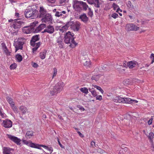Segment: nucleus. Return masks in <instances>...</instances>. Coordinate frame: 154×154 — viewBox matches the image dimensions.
I'll return each mask as SVG.
<instances>
[{"mask_svg": "<svg viewBox=\"0 0 154 154\" xmlns=\"http://www.w3.org/2000/svg\"><path fill=\"white\" fill-rule=\"evenodd\" d=\"M74 34L69 31L66 33L64 36L65 42L67 44H70V46L72 48H74L77 45V43L74 41Z\"/></svg>", "mask_w": 154, "mask_h": 154, "instance_id": "nucleus-1", "label": "nucleus"}, {"mask_svg": "<svg viewBox=\"0 0 154 154\" xmlns=\"http://www.w3.org/2000/svg\"><path fill=\"white\" fill-rule=\"evenodd\" d=\"M64 86L63 82L57 83L54 87L53 90L50 91L51 95L53 96L60 93L63 90Z\"/></svg>", "mask_w": 154, "mask_h": 154, "instance_id": "nucleus-2", "label": "nucleus"}, {"mask_svg": "<svg viewBox=\"0 0 154 154\" xmlns=\"http://www.w3.org/2000/svg\"><path fill=\"white\" fill-rule=\"evenodd\" d=\"M39 39V35H35L33 36L30 41V44L33 48H32L33 52L36 51L41 45L40 42L35 43V42L38 41Z\"/></svg>", "mask_w": 154, "mask_h": 154, "instance_id": "nucleus-3", "label": "nucleus"}, {"mask_svg": "<svg viewBox=\"0 0 154 154\" xmlns=\"http://www.w3.org/2000/svg\"><path fill=\"white\" fill-rule=\"evenodd\" d=\"M23 40L22 38H19L15 40L14 45L15 48V52L18 50L22 49L23 46L24 44V42H23Z\"/></svg>", "mask_w": 154, "mask_h": 154, "instance_id": "nucleus-4", "label": "nucleus"}, {"mask_svg": "<svg viewBox=\"0 0 154 154\" xmlns=\"http://www.w3.org/2000/svg\"><path fill=\"white\" fill-rule=\"evenodd\" d=\"M37 12V11H33L32 9L31 10L27 9L24 13L25 16L27 18L31 17L32 19L34 18V17H36Z\"/></svg>", "mask_w": 154, "mask_h": 154, "instance_id": "nucleus-5", "label": "nucleus"}, {"mask_svg": "<svg viewBox=\"0 0 154 154\" xmlns=\"http://www.w3.org/2000/svg\"><path fill=\"white\" fill-rule=\"evenodd\" d=\"M139 29V27L133 23H127L126 24L125 29L128 32L133 31H137Z\"/></svg>", "mask_w": 154, "mask_h": 154, "instance_id": "nucleus-6", "label": "nucleus"}, {"mask_svg": "<svg viewBox=\"0 0 154 154\" xmlns=\"http://www.w3.org/2000/svg\"><path fill=\"white\" fill-rule=\"evenodd\" d=\"M88 3L91 4H93L94 7L97 8H99L100 5L102 4L103 2L99 0H87Z\"/></svg>", "mask_w": 154, "mask_h": 154, "instance_id": "nucleus-7", "label": "nucleus"}, {"mask_svg": "<svg viewBox=\"0 0 154 154\" xmlns=\"http://www.w3.org/2000/svg\"><path fill=\"white\" fill-rule=\"evenodd\" d=\"M12 122L8 119H6L3 120L2 125L6 128H9L12 127Z\"/></svg>", "mask_w": 154, "mask_h": 154, "instance_id": "nucleus-8", "label": "nucleus"}, {"mask_svg": "<svg viewBox=\"0 0 154 154\" xmlns=\"http://www.w3.org/2000/svg\"><path fill=\"white\" fill-rule=\"evenodd\" d=\"M19 20L18 19L14 20L13 26L15 29H18L20 28L21 26L24 23L23 22Z\"/></svg>", "mask_w": 154, "mask_h": 154, "instance_id": "nucleus-9", "label": "nucleus"}, {"mask_svg": "<svg viewBox=\"0 0 154 154\" xmlns=\"http://www.w3.org/2000/svg\"><path fill=\"white\" fill-rule=\"evenodd\" d=\"M73 7L75 10L80 11L82 10V2L76 0L74 1Z\"/></svg>", "mask_w": 154, "mask_h": 154, "instance_id": "nucleus-10", "label": "nucleus"}, {"mask_svg": "<svg viewBox=\"0 0 154 154\" xmlns=\"http://www.w3.org/2000/svg\"><path fill=\"white\" fill-rule=\"evenodd\" d=\"M8 137L10 140L14 142L17 144L20 145V144L21 140L20 138L14 136H12L10 134H7Z\"/></svg>", "mask_w": 154, "mask_h": 154, "instance_id": "nucleus-11", "label": "nucleus"}, {"mask_svg": "<svg viewBox=\"0 0 154 154\" xmlns=\"http://www.w3.org/2000/svg\"><path fill=\"white\" fill-rule=\"evenodd\" d=\"M71 22L72 23L71 25H69V26H71V28L74 31H78L80 27V23L79 22Z\"/></svg>", "mask_w": 154, "mask_h": 154, "instance_id": "nucleus-12", "label": "nucleus"}, {"mask_svg": "<svg viewBox=\"0 0 154 154\" xmlns=\"http://www.w3.org/2000/svg\"><path fill=\"white\" fill-rule=\"evenodd\" d=\"M54 32V26L52 25H49L47 27L45 26V29H44V32H47L50 34L53 33Z\"/></svg>", "mask_w": 154, "mask_h": 154, "instance_id": "nucleus-13", "label": "nucleus"}, {"mask_svg": "<svg viewBox=\"0 0 154 154\" xmlns=\"http://www.w3.org/2000/svg\"><path fill=\"white\" fill-rule=\"evenodd\" d=\"M41 20L43 23H49V22H50L52 20L51 15L49 14H46L45 16L42 18Z\"/></svg>", "mask_w": 154, "mask_h": 154, "instance_id": "nucleus-14", "label": "nucleus"}, {"mask_svg": "<svg viewBox=\"0 0 154 154\" xmlns=\"http://www.w3.org/2000/svg\"><path fill=\"white\" fill-rule=\"evenodd\" d=\"M1 46L5 54L7 56L10 55L11 53L9 51L5 44L4 42L2 43H1Z\"/></svg>", "mask_w": 154, "mask_h": 154, "instance_id": "nucleus-15", "label": "nucleus"}, {"mask_svg": "<svg viewBox=\"0 0 154 154\" xmlns=\"http://www.w3.org/2000/svg\"><path fill=\"white\" fill-rule=\"evenodd\" d=\"M19 109L20 114L22 116L25 115L28 110L26 107L23 105L20 106Z\"/></svg>", "mask_w": 154, "mask_h": 154, "instance_id": "nucleus-16", "label": "nucleus"}, {"mask_svg": "<svg viewBox=\"0 0 154 154\" xmlns=\"http://www.w3.org/2000/svg\"><path fill=\"white\" fill-rule=\"evenodd\" d=\"M25 143L32 148L38 149H39V148L38 147L39 144L32 143V142L31 141H26V142H25Z\"/></svg>", "mask_w": 154, "mask_h": 154, "instance_id": "nucleus-17", "label": "nucleus"}, {"mask_svg": "<svg viewBox=\"0 0 154 154\" xmlns=\"http://www.w3.org/2000/svg\"><path fill=\"white\" fill-rule=\"evenodd\" d=\"M72 23L71 21L68 22L65 25L63 26L60 29V31L62 33L63 32L66 31L69 26V25H71Z\"/></svg>", "mask_w": 154, "mask_h": 154, "instance_id": "nucleus-18", "label": "nucleus"}, {"mask_svg": "<svg viewBox=\"0 0 154 154\" xmlns=\"http://www.w3.org/2000/svg\"><path fill=\"white\" fill-rule=\"evenodd\" d=\"M39 13V17L42 18L43 17L45 16V15L48 14L47 13L46 11L43 7H40Z\"/></svg>", "mask_w": 154, "mask_h": 154, "instance_id": "nucleus-19", "label": "nucleus"}, {"mask_svg": "<svg viewBox=\"0 0 154 154\" xmlns=\"http://www.w3.org/2000/svg\"><path fill=\"white\" fill-rule=\"evenodd\" d=\"M41 147H43L46 149L48 150L50 153H51L53 151V149L52 147H49L48 146L42 144L39 145L38 147L39 148V149H42L41 148Z\"/></svg>", "mask_w": 154, "mask_h": 154, "instance_id": "nucleus-20", "label": "nucleus"}, {"mask_svg": "<svg viewBox=\"0 0 154 154\" xmlns=\"http://www.w3.org/2000/svg\"><path fill=\"white\" fill-rule=\"evenodd\" d=\"M13 150L9 147H4L3 149V154H12L11 151Z\"/></svg>", "mask_w": 154, "mask_h": 154, "instance_id": "nucleus-21", "label": "nucleus"}, {"mask_svg": "<svg viewBox=\"0 0 154 154\" xmlns=\"http://www.w3.org/2000/svg\"><path fill=\"white\" fill-rule=\"evenodd\" d=\"M23 31L24 33L26 34L31 33L33 31L31 27L27 26L23 28Z\"/></svg>", "mask_w": 154, "mask_h": 154, "instance_id": "nucleus-22", "label": "nucleus"}, {"mask_svg": "<svg viewBox=\"0 0 154 154\" xmlns=\"http://www.w3.org/2000/svg\"><path fill=\"white\" fill-rule=\"evenodd\" d=\"M46 25L44 24H42L39 25L36 29H35V32L36 33H38L42 29L45 28Z\"/></svg>", "mask_w": 154, "mask_h": 154, "instance_id": "nucleus-23", "label": "nucleus"}, {"mask_svg": "<svg viewBox=\"0 0 154 154\" xmlns=\"http://www.w3.org/2000/svg\"><path fill=\"white\" fill-rule=\"evenodd\" d=\"M137 64V62L135 61H131L128 62L127 65L129 68H132L134 67Z\"/></svg>", "mask_w": 154, "mask_h": 154, "instance_id": "nucleus-24", "label": "nucleus"}, {"mask_svg": "<svg viewBox=\"0 0 154 154\" xmlns=\"http://www.w3.org/2000/svg\"><path fill=\"white\" fill-rule=\"evenodd\" d=\"M79 18L84 22L85 23L88 20V18L85 14H84L81 15L79 17Z\"/></svg>", "mask_w": 154, "mask_h": 154, "instance_id": "nucleus-25", "label": "nucleus"}, {"mask_svg": "<svg viewBox=\"0 0 154 154\" xmlns=\"http://www.w3.org/2000/svg\"><path fill=\"white\" fill-rule=\"evenodd\" d=\"M123 98L120 96L116 97L114 98L113 101L116 103H123Z\"/></svg>", "mask_w": 154, "mask_h": 154, "instance_id": "nucleus-26", "label": "nucleus"}, {"mask_svg": "<svg viewBox=\"0 0 154 154\" xmlns=\"http://www.w3.org/2000/svg\"><path fill=\"white\" fill-rule=\"evenodd\" d=\"M6 100L8 103L10 104L11 106H14L15 105L14 102V101L13 99L11 98L8 97L6 98Z\"/></svg>", "mask_w": 154, "mask_h": 154, "instance_id": "nucleus-27", "label": "nucleus"}, {"mask_svg": "<svg viewBox=\"0 0 154 154\" xmlns=\"http://www.w3.org/2000/svg\"><path fill=\"white\" fill-rule=\"evenodd\" d=\"M46 52V51L44 50L43 51L40 53L39 57L41 59L43 60L45 58Z\"/></svg>", "mask_w": 154, "mask_h": 154, "instance_id": "nucleus-28", "label": "nucleus"}, {"mask_svg": "<svg viewBox=\"0 0 154 154\" xmlns=\"http://www.w3.org/2000/svg\"><path fill=\"white\" fill-rule=\"evenodd\" d=\"M93 89H94L93 88H89V90L91 92L92 96L94 97H96L97 95V94L96 91L95 90H93Z\"/></svg>", "mask_w": 154, "mask_h": 154, "instance_id": "nucleus-29", "label": "nucleus"}, {"mask_svg": "<svg viewBox=\"0 0 154 154\" xmlns=\"http://www.w3.org/2000/svg\"><path fill=\"white\" fill-rule=\"evenodd\" d=\"M131 101V99L128 97H124L123 100V103H130Z\"/></svg>", "mask_w": 154, "mask_h": 154, "instance_id": "nucleus-30", "label": "nucleus"}, {"mask_svg": "<svg viewBox=\"0 0 154 154\" xmlns=\"http://www.w3.org/2000/svg\"><path fill=\"white\" fill-rule=\"evenodd\" d=\"M127 5L129 9L130 10H132L134 9V6L131 4L130 1H128L127 3Z\"/></svg>", "mask_w": 154, "mask_h": 154, "instance_id": "nucleus-31", "label": "nucleus"}, {"mask_svg": "<svg viewBox=\"0 0 154 154\" xmlns=\"http://www.w3.org/2000/svg\"><path fill=\"white\" fill-rule=\"evenodd\" d=\"M80 91L83 93L87 94L88 93V89L86 87H83L80 89Z\"/></svg>", "mask_w": 154, "mask_h": 154, "instance_id": "nucleus-32", "label": "nucleus"}, {"mask_svg": "<svg viewBox=\"0 0 154 154\" xmlns=\"http://www.w3.org/2000/svg\"><path fill=\"white\" fill-rule=\"evenodd\" d=\"M0 115L3 118H5L6 117V115L3 112L2 109L0 107Z\"/></svg>", "mask_w": 154, "mask_h": 154, "instance_id": "nucleus-33", "label": "nucleus"}, {"mask_svg": "<svg viewBox=\"0 0 154 154\" xmlns=\"http://www.w3.org/2000/svg\"><path fill=\"white\" fill-rule=\"evenodd\" d=\"M16 58L18 62H20L23 59L22 57L19 54H17L16 56Z\"/></svg>", "mask_w": 154, "mask_h": 154, "instance_id": "nucleus-34", "label": "nucleus"}, {"mask_svg": "<svg viewBox=\"0 0 154 154\" xmlns=\"http://www.w3.org/2000/svg\"><path fill=\"white\" fill-rule=\"evenodd\" d=\"M57 69L56 68H54L53 69L52 71L53 75L52 79H53L57 75Z\"/></svg>", "mask_w": 154, "mask_h": 154, "instance_id": "nucleus-35", "label": "nucleus"}, {"mask_svg": "<svg viewBox=\"0 0 154 154\" xmlns=\"http://www.w3.org/2000/svg\"><path fill=\"white\" fill-rule=\"evenodd\" d=\"M83 7L85 10H86L88 8V5L85 2H82V8Z\"/></svg>", "mask_w": 154, "mask_h": 154, "instance_id": "nucleus-36", "label": "nucleus"}, {"mask_svg": "<svg viewBox=\"0 0 154 154\" xmlns=\"http://www.w3.org/2000/svg\"><path fill=\"white\" fill-rule=\"evenodd\" d=\"M33 132L32 131H28L27 132L26 134V137H28L33 136Z\"/></svg>", "mask_w": 154, "mask_h": 154, "instance_id": "nucleus-37", "label": "nucleus"}, {"mask_svg": "<svg viewBox=\"0 0 154 154\" xmlns=\"http://www.w3.org/2000/svg\"><path fill=\"white\" fill-rule=\"evenodd\" d=\"M100 77V75H94L92 76L91 79L93 80H95L96 81H97L98 80Z\"/></svg>", "mask_w": 154, "mask_h": 154, "instance_id": "nucleus-38", "label": "nucleus"}, {"mask_svg": "<svg viewBox=\"0 0 154 154\" xmlns=\"http://www.w3.org/2000/svg\"><path fill=\"white\" fill-rule=\"evenodd\" d=\"M11 107L15 113H17L18 112V109L16 106H15V105H14L13 106H12Z\"/></svg>", "mask_w": 154, "mask_h": 154, "instance_id": "nucleus-39", "label": "nucleus"}, {"mask_svg": "<svg viewBox=\"0 0 154 154\" xmlns=\"http://www.w3.org/2000/svg\"><path fill=\"white\" fill-rule=\"evenodd\" d=\"M17 66V64L15 63H14L13 64H12L10 66V68L11 69H16Z\"/></svg>", "mask_w": 154, "mask_h": 154, "instance_id": "nucleus-40", "label": "nucleus"}, {"mask_svg": "<svg viewBox=\"0 0 154 154\" xmlns=\"http://www.w3.org/2000/svg\"><path fill=\"white\" fill-rule=\"evenodd\" d=\"M154 134L152 132H150L149 133L148 138L151 140H152L153 138Z\"/></svg>", "mask_w": 154, "mask_h": 154, "instance_id": "nucleus-41", "label": "nucleus"}, {"mask_svg": "<svg viewBox=\"0 0 154 154\" xmlns=\"http://www.w3.org/2000/svg\"><path fill=\"white\" fill-rule=\"evenodd\" d=\"M91 64L90 61H86L84 63V65L85 66L90 67Z\"/></svg>", "mask_w": 154, "mask_h": 154, "instance_id": "nucleus-42", "label": "nucleus"}, {"mask_svg": "<svg viewBox=\"0 0 154 154\" xmlns=\"http://www.w3.org/2000/svg\"><path fill=\"white\" fill-rule=\"evenodd\" d=\"M97 152L100 153H103L105 152V151L103 149L100 148H99L97 149Z\"/></svg>", "mask_w": 154, "mask_h": 154, "instance_id": "nucleus-43", "label": "nucleus"}, {"mask_svg": "<svg viewBox=\"0 0 154 154\" xmlns=\"http://www.w3.org/2000/svg\"><path fill=\"white\" fill-rule=\"evenodd\" d=\"M150 58L152 60L151 63L152 64L154 62V54L152 53L151 54Z\"/></svg>", "mask_w": 154, "mask_h": 154, "instance_id": "nucleus-44", "label": "nucleus"}, {"mask_svg": "<svg viewBox=\"0 0 154 154\" xmlns=\"http://www.w3.org/2000/svg\"><path fill=\"white\" fill-rule=\"evenodd\" d=\"M119 16L118 14L116 13H114L112 14L111 17L114 19L117 18Z\"/></svg>", "mask_w": 154, "mask_h": 154, "instance_id": "nucleus-45", "label": "nucleus"}, {"mask_svg": "<svg viewBox=\"0 0 154 154\" xmlns=\"http://www.w3.org/2000/svg\"><path fill=\"white\" fill-rule=\"evenodd\" d=\"M62 15V13L58 11L56 12L55 14V16L57 17H59Z\"/></svg>", "mask_w": 154, "mask_h": 154, "instance_id": "nucleus-46", "label": "nucleus"}, {"mask_svg": "<svg viewBox=\"0 0 154 154\" xmlns=\"http://www.w3.org/2000/svg\"><path fill=\"white\" fill-rule=\"evenodd\" d=\"M32 65L33 67L36 68L38 66V65L36 63L32 62Z\"/></svg>", "mask_w": 154, "mask_h": 154, "instance_id": "nucleus-47", "label": "nucleus"}, {"mask_svg": "<svg viewBox=\"0 0 154 154\" xmlns=\"http://www.w3.org/2000/svg\"><path fill=\"white\" fill-rule=\"evenodd\" d=\"M96 99L99 100H102V96L101 95H97L96 96Z\"/></svg>", "mask_w": 154, "mask_h": 154, "instance_id": "nucleus-48", "label": "nucleus"}, {"mask_svg": "<svg viewBox=\"0 0 154 154\" xmlns=\"http://www.w3.org/2000/svg\"><path fill=\"white\" fill-rule=\"evenodd\" d=\"M96 88L99 90L101 93L102 94H103L104 92V91L101 89V88L99 86H97Z\"/></svg>", "mask_w": 154, "mask_h": 154, "instance_id": "nucleus-49", "label": "nucleus"}, {"mask_svg": "<svg viewBox=\"0 0 154 154\" xmlns=\"http://www.w3.org/2000/svg\"><path fill=\"white\" fill-rule=\"evenodd\" d=\"M47 2L49 3H54L56 2V0H47Z\"/></svg>", "mask_w": 154, "mask_h": 154, "instance_id": "nucleus-50", "label": "nucleus"}, {"mask_svg": "<svg viewBox=\"0 0 154 154\" xmlns=\"http://www.w3.org/2000/svg\"><path fill=\"white\" fill-rule=\"evenodd\" d=\"M153 120V118H151L148 121V125H150L152 124V121Z\"/></svg>", "mask_w": 154, "mask_h": 154, "instance_id": "nucleus-51", "label": "nucleus"}, {"mask_svg": "<svg viewBox=\"0 0 154 154\" xmlns=\"http://www.w3.org/2000/svg\"><path fill=\"white\" fill-rule=\"evenodd\" d=\"M91 145L93 147H94L95 146V143L94 141H92L91 143Z\"/></svg>", "mask_w": 154, "mask_h": 154, "instance_id": "nucleus-52", "label": "nucleus"}, {"mask_svg": "<svg viewBox=\"0 0 154 154\" xmlns=\"http://www.w3.org/2000/svg\"><path fill=\"white\" fill-rule=\"evenodd\" d=\"M58 143L60 145V147L63 148H64V146H63L60 143V141L59 139H58Z\"/></svg>", "mask_w": 154, "mask_h": 154, "instance_id": "nucleus-53", "label": "nucleus"}, {"mask_svg": "<svg viewBox=\"0 0 154 154\" xmlns=\"http://www.w3.org/2000/svg\"><path fill=\"white\" fill-rule=\"evenodd\" d=\"M38 23V22L37 21H34L31 24V25L32 26H35L36 24Z\"/></svg>", "mask_w": 154, "mask_h": 154, "instance_id": "nucleus-54", "label": "nucleus"}, {"mask_svg": "<svg viewBox=\"0 0 154 154\" xmlns=\"http://www.w3.org/2000/svg\"><path fill=\"white\" fill-rule=\"evenodd\" d=\"M66 1V0H60L59 2L60 4H62L63 3H65Z\"/></svg>", "mask_w": 154, "mask_h": 154, "instance_id": "nucleus-55", "label": "nucleus"}, {"mask_svg": "<svg viewBox=\"0 0 154 154\" xmlns=\"http://www.w3.org/2000/svg\"><path fill=\"white\" fill-rule=\"evenodd\" d=\"M138 102V101L136 100H134L131 99V103H137Z\"/></svg>", "mask_w": 154, "mask_h": 154, "instance_id": "nucleus-56", "label": "nucleus"}, {"mask_svg": "<svg viewBox=\"0 0 154 154\" xmlns=\"http://www.w3.org/2000/svg\"><path fill=\"white\" fill-rule=\"evenodd\" d=\"M9 1L11 3H15L17 2V0H9Z\"/></svg>", "mask_w": 154, "mask_h": 154, "instance_id": "nucleus-57", "label": "nucleus"}, {"mask_svg": "<svg viewBox=\"0 0 154 154\" xmlns=\"http://www.w3.org/2000/svg\"><path fill=\"white\" fill-rule=\"evenodd\" d=\"M78 133L79 134V135L80 136V137H84V135L80 132L78 131Z\"/></svg>", "mask_w": 154, "mask_h": 154, "instance_id": "nucleus-58", "label": "nucleus"}, {"mask_svg": "<svg viewBox=\"0 0 154 154\" xmlns=\"http://www.w3.org/2000/svg\"><path fill=\"white\" fill-rule=\"evenodd\" d=\"M58 117L61 120H63V119L62 118V117L59 115H58Z\"/></svg>", "mask_w": 154, "mask_h": 154, "instance_id": "nucleus-59", "label": "nucleus"}, {"mask_svg": "<svg viewBox=\"0 0 154 154\" xmlns=\"http://www.w3.org/2000/svg\"><path fill=\"white\" fill-rule=\"evenodd\" d=\"M15 16H16L17 17H19V14L18 13H16L15 14Z\"/></svg>", "mask_w": 154, "mask_h": 154, "instance_id": "nucleus-60", "label": "nucleus"}, {"mask_svg": "<svg viewBox=\"0 0 154 154\" xmlns=\"http://www.w3.org/2000/svg\"><path fill=\"white\" fill-rule=\"evenodd\" d=\"M13 21H14V20L13 19H10L8 20V22H11Z\"/></svg>", "mask_w": 154, "mask_h": 154, "instance_id": "nucleus-61", "label": "nucleus"}, {"mask_svg": "<svg viewBox=\"0 0 154 154\" xmlns=\"http://www.w3.org/2000/svg\"><path fill=\"white\" fill-rule=\"evenodd\" d=\"M92 86H94L95 88H96L98 86H97L96 85H92Z\"/></svg>", "mask_w": 154, "mask_h": 154, "instance_id": "nucleus-62", "label": "nucleus"}, {"mask_svg": "<svg viewBox=\"0 0 154 154\" xmlns=\"http://www.w3.org/2000/svg\"><path fill=\"white\" fill-rule=\"evenodd\" d=\"M128 16L129 17V18L131 19H133V17L131 15H129Z\"/></svg>", "mask_w": 154, "mask_h": 154, "instance_id": "nucleus-63", "label": "nucleus"}, {"mask_svg": "<svg viewBox=\"0 0 154 154\" xmlns=\"http://www.w3.org/2000/svg\"><path fill=\"white\" fill-rule=\"evenodd\" d=\"M62 14H65L66 13V12L65 11H63L62 12H61Z\"/></svg>", "mask_w": 154, "mask_h": 154, "instance_id": "nucleus-64", "label": "nucleus"}]
</instances>
